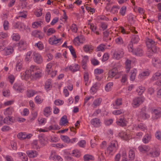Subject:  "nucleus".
I'll return each instance as SVG.
<instances>
[{
    "mask_svg": "<svg viewBox=\"0 0 161 161\" xmlns=\"http://www.w3.org/2000/svg\"><path fill=\"white\" fill-rule=\"evenodd\" d=\"M42 75V70L40 69H38L37 71L34 73L30 72L29 70H26L21 75V78L22 79L27 80L31 76L34 78H39Z\"/></svg>",
    "mask_w": 161,
    "mask_h": 161,
    "instance_id": "1",
    "label": "nucleus"
},
{
    "mask_svg": "<svg viewBox=\"0 0 161 161\" xmlns=\"http://www.w3.org/2000/svg\"><path fill=\"white\" fill-rule=\"evenodd\" d=\"M118 148V143L115 141H113L111 142L110 144L107 148V152L109 154H112L114 153Z\"/></svg>",
    "mask_w": 161,
    "mask_h": 161,
    "instance_id": "2",
    "label": "nucleus"
},
{
    "mask_svg": "<svg viewBox=\"0 0 161 161\" xmlns=\"http://www.w3.org/2000/svg\"><path fill=\"white\" fill-rule=\"evenodd\" d=\"M146 43L147 47L150 48V50L152 52L156 53L158 50V48L156 46L157 43L152 40H149L148 41L146 42Z\"/></svg>",
    "mask_w": 161,
    "mask_h": 161,
    "instance_id": "3",
    "label": "nucleus"
},
{
    "mask_svg": "<svg viewBox=\"0 0 161 161\" xmlns=\"http://www.w3.org/2000/svg\"><path fill=\"white\" fill-rule=\"evenodd\" d=\"M144 101V98L143 97H137L133 100L132 103L134 108H136L139 106Z\"/></svg>",
    "mask_w": 161,
    "mask_h": 161,
    "instance_id": "4",
    "label": "nucleus"
},
{
    "mask_svg": "<svg viewBox=\"0 0 161 161\" xmlns=\"http://www.w3.org/2000/svg\"><path fill=\"white\" fill-rule=\"evenodd\" d=\"M85 39L82 35L78 36L73 40V42L75 45H78L79 43H83L85 41Z\"/></svg>",
    "mask_w": 161,
    "mask_h": 161,
    "instance_id": "5",
    "label": "nucleus"
},
{
    "mask_svg": "<svg viewBox=\"0 0 161 161\" xmlns=\"http://www.w3.org/2000/svg\"><path fill=\"white\" fill-rule=\"evenodd\" d=\"M34 60V61L38 64H40L42 62L43 60L41 55L36 52L33 53Z\"/></svg>",
    "mask_w": 161,
    "mask_h": 161,
    "instance_id": "6",
    "label": "nucleus"
},
{
    "mask_svg": "<svg viewBox=\"0 0 161 161\" xmlns=\"http://www.w3.org/2000/svg\"><path fill=\"white\" fill-rule=\"evenodd\" d=\"M124 54L123 50L121 49L115 52L114 53L113 57L114 58L118 60L123 57Z\"/></svg>",
    "mask_w": 161,
    "mask_h": 161,
    "instance_id": "7",
    "label": "nucleus"
},
{
    "mask_svg": "<svg viewBox=\"0 0 161 161\" xmlns=\"http://www.w3.org/2000/svg\"><path fill=\"white\" fill-rule=\"evenodd\" d=\"M153 117L154 119H158L161 117V108H158L154 109L153 113Z\"/></svg>",
    "mask_w": 161,
    "mask_h": 161,
    "instance_id": "8",
    "label": "nucleus"
},
{
    "mask_svg": "<svg viewBox=\"0 0 161 161\" xmlns=\"http://www.w3.org/2000/svg\"><path fill=\"white\" fill-rule=\"evenodd\" d=\"M61 38L57 39L54 36L50 38L48 40L49 43L51 44H56L61 42Z\"/></svg>",
    "mask_w": 161,
    "mask_h": 161,
    "instance_id": "9",
    "label": "nucleus"
},
{
    "mask_svg": "<svg viewBox=\"0 0 161 161\" xmlns=\"http://www.w3.org/2000/svg\"><path fill=\"white\" fill-rule=\"evenodd\" d=\"M122 99L121 98H119L116 99L115 102L113 103V107L115 109H118L122 105Z\"/></svg>",
    "mask_w": 161,
    "mask_h": 161,
    "instance_id": "10",
    "label": "nucleus"
},
{
    "mask_svg": "<svg viewBox=\"0 0 161 161\" xmlns=\"http://www.w3.org/2000/svg\"><path fill=\"white\" fill-rule=\"evenodd\" d=\"M138 149L140 151L143 153H147L150 150V147L148 146L145 145L139 146Z\"/></svg>",
    "mask_w": 161,
    "mask_h": 161,
    "instance_id": "11",
    "label": "nucleus"
},
{
    "mask_svg": "<svg viewBox=\"0 0 161 161\" xmlns=\"http://www.w3.org/2000/svg\"><path fill=\"white\" fill-rule=\"evenodd\" d=\"M18 48L20 51H22L26 49L27 47L26 42L23 40H21L18 43Z\"/></svg>",
    "mask_w": 161,
    "mask_h": 161,
    "instance_id": "12",
    "label": "nucleus"
},
{
    "mask_svg": "<svg viewBox=\"0 0 161 161\" xmlns=\"http://www.w3.org/2000/svg\"><path fill=\"white\" fill-rule=\"evenodd\" d=\"M108 77L109 78H113L115 76H116L115 79L118 78L119 77H117V71L116 69H114L110 70L108 72Z\"/></svg>",
    "mask_w": 161,
    "mask_h": 161,
    "instance_id": "13",
    "label": "nucleus"
},
{
    "mask_svg": "<svg viewBox=\"0 0 161 161\" xmlns=\"http://www.w3.org/2000/svg\"><path fill=\"white\" fill-rule=\"evenodd\" d=\"M26 153L30 158H34L36 157L38 155V152L35 150H28Z\"/></svg>",
    "mask_w": 161,
    "mask_h": 161,
    "instance_id": "14",
    "label": "nucleus"
},
{
    "mask_svg": "<svg viewBox=\"0 0 161 161\" xmlns=\"http://www.w3.org/2000/svg\"><path fill=\"white\" fill-rule=\"evenodd\" d=\"M50 158L54 161H62V158L59 155L55 154V152L53 151L51 152V155L50 156Z\"/></svg>",
    "mask_w": 161,
    "mask_h": 161,
    "instance_id": "15",
    "label": "nucleus"
},
{
    "mask_svg": "<svg viewBox=\"0 0 161 161\" xmlns=\"http://www.w3.org/2000/svg\"><path fill=\"white\" fill-rule=\"evenodd\" d=\"M91 122V124L96 127H99L101 125L100 120L97 118L92 119Z\"/></svg>",
    "mask_w": 161,
    "mask_h": 161,
    "instance_id": "16",
    "label": "nucleus"
},
{
    "mask_svg": "<svg viewBox=\"0 0 161 161\" xmlns=\"http://www.w3.org/2000/svg\"><path fill=\"white\" fill-rule=\"evenodd\" d=\"M32 35L36 37L39 38L40 39H42L44 36L42 33H40V31L37 30L33 31L32 32Z\"/></svg>",
    "mask_w": 161,
    "mask_h": 161,
    "instance_id": "17",
    "label": "nucleus"
},
{
    "mask_svg": "<svg viewBox=\"0 0 161 161\" xmlns=\"http://www.w3.org/2000/svg\"><path fill=\"white\" fill-rule=\"evenodd\" d=\"M160 78H161V70H159L153 75L151 78V80L155 81Z\"/></svg>",
    "mask_w": 161,
    "mask_h": 161,
    "instance_id": "18",
    "label": "nucleus"
},
{
    "mask_svg": "<svg viewBox=\"0 0 161 161\" xmlns=\"http://www.w3.org/2000/svg\"><path fill=\"white\" fill-rule=\"evenodd\" d=\"M126 122L127 121L124 119V117L119 119L116 122L117 124L121 126H125L126 125Z\"/></svg>",
    "mask_w": 161,
    "mask_h": 161,
    "instance_id": "19",
    "label": "nucleus"
},
{
    "mask_svg": "<svg viewBox=\"0 0 161 161\" xmlns=\"http://www.w3.org/2000/svg\"><path fill=\"white\" fill-rule=\"evenodd\" d=\"M13 88L19 92H22L24 90L22 85L17 83H14L13 86Z\"/></svg>",
    "mask_w": 161,
    "mask_h": 161,
    "instance_id": "20",
    "label": "nucleus"
},
{
    "mask_svg": "<svg viewBox=\"0 0 161 161\" xmlns=\"http://www.w3.org/2000/svg\"><path fill=\"white\" fill-rule=\"evenodd\" d=\"M131 61L129 59H127L125 63V67L126 69V72L127 73H128L131 68Z\"/></svg>",
    "mask_w": 161,
    "mask_h": 161,
    "instance_id": "21",
    "label": "nucleus"
},
{
    "mask_svg": "<svg viewBox=\"0 0 161 161\" xmlns=\"http://www.w3.org/2000/svg\"><path fill=\"white\" fill-rule=\"evenodd\" d=\"M68 123V121L67 119V117L64 115L61 118L59 122V125L61 126H64Z\"/></svg>",
    "mask_w": 161,
    "mask_h": 161,
    "instance_id": "22",
    "label": "nucleus"
},
{
    "mask_svg": "<svg viewBox=\"0 0 161 161\" xmlns=\"http://www.w3.org/2000/svg\"><path fill=\"white\" fill-rule=\"evenodd\" d=\"M39 141L41 144L43 146L46 145L47 143V139L43 136H39Z\"/></svg>",
    "mask_w": 161,
    "mask_h": 161,
    "instance_id": "23",
    "label": "nucleus"
},
{
    "mask_svg": "<svg viewBox=\"0 0 161 161\" xmlns=\"http://www.w3.org/2000/svg\"><path fill=\"white\" fill-rule=\"evenodd\" d=\"M147 155L149 156L155 157L158 156L159 155V153L157 150H155L153 151H150L147 154Z\"/></svg>",
    "mask_w": 161,
    "mask_h": 161,
    "instance_id": "24",
    "label": "nucleus"
},
{
    "mask_svg": "<svg viewBox=\"0 0 161 161\" xmlns=\"http://www.w3.org/2000/svg\"><path fill=\"white\" fill-rule=\"evenodd\" d=\"M102 99L100 98L95 99L93 102L92 105L93 108H96L97 106H99L101 102Z\"/></svg>",
    "mask_w": 161,
    "mask_h": 161,
    "instance_id": "25",
    "label": "nucleus"
},
{
    "mask_svg": "<svg viewBox=\"0 0 161 161\" xmlns=\"http://www.w3.org/2000/svg\"><path fill=\"white\" fill-rule=\"evenodd\" d=\"M37 93V92L35 90H28L27 91L26 95L28 97H31Z\"/></svg>",
    "mask_w": 161,
    "mask_h": 161,
    "instance_id": "26",
    "label": "nucleus"
},
{
    "mask_svg": "<svg viewBox=\"0 0 161 161\" xmlns=\"http://www.w3.org/2000/svg\"><path fill=\"white\" fill-rule=\"evenodd\" d=\"M14 28H17L19 29H22L24 28L23 24L20 22H18L14 24Z\"/></svg>",
    "mask_w": 161,
    "mask_h": 161,
    "instance_id": "27",
    "label": "nucleus"
},
{
    "mask_svg": "<svg viewBox=\"0 0 161 161\" xmlns=\"http://www.w3.org/2000/svg\"><path fill=\"white\" fill-rule=\"evenodd\" d=\"M133 53L136 56H142L143 55V52L142 49L137 48L133 52Z\"/></svg>",
    "mask_w": 161,
    "mask_h": 161,
    "instance_id": "28",
    "label": "nucleus"
},
{
    "mask_svg": "<svg viewBox=\"0 0 161 161\" xmlns=\"http://www.w3.org/2000/svg\"><path fill=\"white\" fill-rule=\"evenodd\" d=\"M137 72L136 69H134L131 70L130 72V80L132 81H133L135 79L136 74Z\"/></svg>",
    "mask_w": 161,
    "mask_h": 161,
    "instance_id": "29",
    "label": "nucleus"
},
{
    "mask_svg": "<svg viewBox=\"0 0 161 161\" xmlns=\"http://www.w3.org/2000/svg\"><path fill=\"white\" fill-rule=\"evenodd\" d=\"M151 135L147 134L142 139V141L144 143H148L151 139Z\"/></svg>",
    "mask_w": 161,
    "mask_h": 161,
    "instance_id": "30",
    "label": "nucleus"
},
{
    "mask_svg": "<svg viewBox=\"0 0 161 161\" xmlns=\"http://www.w3.org/2000/svg\"><path fill=\"white\" fill-rule=\"evenodd\" d=\"M3 50L5 52L6 55H9L12 54L14 52V49L13 47L5 48Z\"/></svg>",
    "mask_w": 161,
    "mask_h": 161,
    "instance_id": "31",
    "label": "nucleus"
},
{
    "mask_svg": "<svg viewBox=\"0 0 161 161\" xmlns=\"http://www.w3.org/2000/svg\"><path fill=\"white\" fill-rule=\"evenodd\" d=\"M22 63L21 60H19L17 61L16 66V70L18 71L20 70L22 67Z\"/></svg>",
    "mask_w": 161,
    "mask_h": 161,
    "instance_id": "32",
    "label": "nucleus"
},
{
    "mask_svg": "<svg viewBox=\"0 0 161 161\" xmlns=\"http://www.w3.org/2000/svg\"><path fill=\"white\" fill-rule=\"evenodd\" d=\"M135 157V153L133 150L131 149L129 152V158L130 160L134 159Z\"/></svg>",
    "mask_w": 161,
    "mask_h": 161,
    "instance_id": "33",
    "label": "nucleus"
},
{
    "mask_svg": "<svg viewBox=\"0 0 161 161\" xmlns=\"http://www.w3.org/2000/svg\"><path fill=\"white\" fill-rule=\"evenodd\" d=\"M149 73L148 71H144L139 74L138 78L140 79H144L145 76L149 75Z\"/></svg>",
    "mask_w": 161,
    "mask_h": 161,
    "instance_id": "34",
    "label": "nucleus"
},
{
    "mask_svg": "<svg viewBox=\"0 0 161 161\" xmlns=\"http://www.w3.org/2000/svg\"><path fill=\"white\" fill-rule=\"evenodd\" d=\"M40 69L37 67L35 65H31L30 68V70H29L30 72L32 73H34L36 72L37 71L38 69Z\"/></svg>",
    "mask_w": 161,
    "mask_h": 161,
    "instance_id": "35",
    "label": "nucleus"
},
{
    "mask_svg": "<svg viewBox=\"0 0 161 161\" xmlns=\"http://www.w3.org/2000/svg\"><path fill=\"white\" fill-rule=\"evenodd\" d=\"M153 64L154 67H158V64H161V62L157 58H154L153 59Z\"/></svg>",
    "mask_w": 161,
    "mask_h": 161,
    "instance_id": "36",
    "label": "nucleus"
},
{
    "mask_svg": "<svg viewBox=\"0 0 161 161\" xmlns=\"http://www.w3.org/2000/svg\"><path fill=\"white\" fill-rule=\"evenodd\" d=\"M139 40V38L137 35H133L132 36L131 42H133L134 43H136L138 42Z\"/></svg>",
    "mask_w": 161,
    "mask_h": 161,
    "instance_id": "37",
    "label": "nucleus"
},
{
    "mask_svg": "<svg viewBox=\"0 0 161 161\" xmlns=\"http://www.w3.org/2000/svg\"><path fill=\"white\" fill-rule=\"evenodd\" d=\"M44 114L46 117H47L49 115V114L50 113V107H47L45 108L44 110Z\"/></svg>",
    "mask_w": 161,
    "mask_h": 161,
    "instance_id": "38",
    "label": "nucleus"
},
{
    "mask_svg": "<svg viewBox=\"0 0 161 161\" xmlns=\"http://www.w3.org/2000/svg\"><path fill=\"white\" fill-rule=\"evenodd\" d=\"M145 88L144 87L142 86H140L136 90V91L137 92L138 94L139 95H141L142 94L145 90Z\"/></svg>",
    "mask_w": 161,
    "mask_h": 161,
    "instance_id": "39",
    "label": "nucleus"
},
{
    "mask_svg": "<svg viewBox=\"0 0 161 161\" xmlns=\"http://www.w3.org/2000/svg\"><path fill=\"white\" fill-rule=\"evenodd\" d=\"M90 27L91 30L94 33H95L97 35H99V32L97 31H96V30L97 28V27L95 26L93 24H90Z\"/></svg>",
    "mask_w": 161,
    "mask_h": 161,
    "instance_id": "40",
    "label": "nucleus"
},
{
    "mask_svg": "<svg viewBox=\"0 0 161 161\" xmlns=\"http://www.w3.org/2000/svg\"><path fill=\"white\" fill-rule=\"evenodd\" d=\"M60 138L64 142L67 143H69L70 139L68 136H61Z\"/></svg>",
    "mask_w": 161,
    "mask_h": 161,
    "instance_id": "41",
    "label": "nucleus"
},
{
    "mask_svg": "<svg viewBox=\"0 0 161 161\" xmlns=\"http://www.w3.org/2000/svg\"><path fill=\"white\" fill-rule=\"evenodd\" d=\"M94 159L93 157L91 155L86 154L84 156V159L85 161H88L89 160H93Z\"/></svg>",
    "mask_w": 161,
    "mask_h": 161,
    "instance_id": "42",
    "label": "nucleus"
},
{
    "mask_svg": "<svg viewBox=\"0 0 161 161\" xmlns=\"http://www.w3.org/2000/svg\"><path fill=\"white\" fill-rule=\"evenodd\" d=\"M113 86V83L109 82L105 86V89L106 91L109 92L111 90V87Z\"/></svg>",
    "mask_w": 161,
    "mask_h": 161,
    "instance_id": "43",
    "label": "nucleus"
},
{
    "mask_svg": "<svg viewBox=\"0 0 161 161\" xmlns=\"http://www.w3.org/2000/svg\"><path fill=\"white\" fill-rule=\"evenodd\" d=\"M71 154L72 156L76 157H79L80 155V153L77 150H75L73 151Z\"/></svg>",
    "mask_w": 161,
    "mask_h": 161,
    "instance_id": "44",
    "label": "nucleus"
},
{
    "mask_svg": "<svg viewBox=\"0 0 161 161\" xmlns=\"http://www.w3.org/2000/svg\"><path fill=\"white\" fill-rule=\"evenodd\" d=\"M138 129L144 131L147 130L145 125L142 123H140L138 125V126L137 127V129Z\"/></svg>",
    "mask_w": 161,
    "mask_h": 161,
    "instance_id": "45",
    "label": "nucleus"
},
{
    "mask_svg": "<svg viewBox=\"0 0 161 161\" xmlns=\"http://www.w3.org/2000/svg\"><path fill=\"white\" fill-rule=\"evenodd\" d=\"M27 13L25 11H23L21 12H20L19 13V16L17 17V19H18L19 17H22L25 18L26 17Z\"/></svg>",
    "mask_w": 161,
    "mask_h": 161,
    "instance_id": "46",
    "label": "nucleus"
},
{
    "mask_svg": "<svg viewBox=\"0 0 161 161\" xmlns=\"http://www.w3.org/2000/svg\"><path fill=\"white\" fill-rule=\"evenodd\" d=\"M31 145L34 149L38 150L40 148L39 145H38V142L36 141H34L32 143Z\"/></svg>",
    "mask_w": 161,
    "mask_h": 161,
    "instance_id": "47",
    "label": "nucleus"
},
{
    "mask_svg": "<svg viewBox=\"0 0 161 161\" xmlns=\"http://www.w3.org/2000/svg\"><path fill=\"white\" fill-rule=\"evenodd\" d=\"M84 79L85 82V85H87V82L89 80V74L88 72H85L84 74Z\"/></svg>",
    "mask_w": 161,
    "mask_h": 161,
    "instance_id": "48",
    "label": "nucleus"
},
{
    "mask_svg": "<svg viewBox=\"0 0 161 161\" xmlns=\"http://www.w3.org/2000/svg\"><path fill=\"white\" fill-rule=\"evenodd\" d=\"M84 51L86 52H88L90 50L93 49L91 45H85L83 47Z\"/></svg>",
    "mask_w": 161,
    "mask_h": 161,
    "instance_id": "49",
    "label": "nucleus"
},
{
    "mask_svg": "<svg viewBox=\"0 0 161 161\" xmlns=\"http://www.w3.org/2000/svg\"><path fill=\"white\" fill-rule=\"evenodd\" d=\"M51 80L49 79L45 83V88L46 89H48L50 88L51 86Z\"/></svg>",
    "mask_w": 161,
    "mask_h": 161,
    "instance_id": "50",
    "label": "nucleus"
},
{
    "mask_svg": "<svg viewBox=\"0 0 161 161\" xmlns=\"http://www.w3.org/2000/svg\"><path fill=\"white\" fill-rule=\"evenodd\" d=\"M68 47L69 48V50L73 56L74 58H76V55L75 50L73 49V47L70 46Z\"/></svg>",
    "mask_w": 161,
    "mask_h": 161,
    "instance_id": "51",
    "label": "nucleus"
},
{
    "mask_svg": "<svg viewBox=\"0 0 161 161\" xmlns=\"http://www.w3.org/2000/svg\"><path fill=\"white\" fill-rule=\"evenodd\" d=\"M124 113V111L123 109H119L113 111L112 113L114 115H118L123 114Z\"/></svg>",
    "mask_w": 161,
    "mask_h": 161,
    "instance_id": "52",
    "label": "nucleus"
},
{
    "mask_svg": "<svg viewBox=\"0 0 161 161\" xmlns=\"http://www.w3.org/2000/svg\"><path fill=\"white\" fill-rule=\"evenodd\" d=\"M35 46H37L38 48L40 50H42L44 48V46L42 43L41 42L35 44Z\"/></svg>",
    "mask_w": 161,
    "mask_h": 161,
    "instance_id": "53",
    "label": "nucleus"
},
{
    "mask_svg": "<svg viewBox=\"0 0 161 161\" xmlns=\"http://www.w3.org/2000/svg\"><path fill=\"white\" fill-rule=\"evenodd\" d=\"M55 32V30L53 28H50L48 29L47 32V36H49Z\"/></svg>",
    "mask_w": 161,
    "mask_h": 161,
    "instance_id": "54",
    "label": "nucleus"
},
{
    "mask_svg": "<svg viewBox=\"0 0 161 161\" xmlns=\"http://www.w3.org/2000/svg\"><path fill=\"white\" fill-rule=\"evenodd\" d=\"M32 135L31 134H27L26 133H22V136L23 139H30L32 136Z\"/></svg>",
    "mask_w": 161,
    "mask_h": 161,
    "instance_id": "55",
    "label": "nucleus"
},
{
    "mask_svg": "<svg viewBox=\"0 0 161 161\" xmlns=\"http://www.w3.org/2000/svg\"><path fill=\"white\" fill-rule=\"evenodd\" d=\"M35 102L37 103L40 104L41 103L43 100L39 96H36L35 98Z\"/></svg>",
    "mask_w": 161,
    "mask_h": 161,
    "instance_id": "56",
    "label": "nucleus"
},
{
    "mask_svg": "<svg viewBox=\"0 0 161 161\" xmlns=\"http://www.w3.org/2000/svg\"><path fill=\"white\" fill-rule=\"evenodd\" d=\"M105 46L103 44H102L98 46L97 48V51H103L105 49Z\"/></svg>",
    "mask_w": 161,
    "mask_h": 161,
    "instance_id": "57",
    "label": "nucleus"
},
{
    "mask_svg": "<svg viewBox=\"0 0 161 161\" xmlns=\"http://www.w3.org/2000/svg\"><path fill=\"white\" fill-rule=\"evenodd\" d=\"M126 7L125 6H122L120 8V13L122 15H124L125 14Z\"/></svg>",
    "mask_w": 161,
    "mask_h": 161,
    "instance_id": "58",
    "label": "nucleus"
},
{
    "mask_svg": "<svg viewBox=\"0 0 161 161\" xmlns=\"http://www.w3.org/2000/svg\"><path fill=\"white\" fill-rule=\"evenodd\" d=\"M20 39V36L18 34H13L12 39L15 41L19 40Z\"/></svg>",
    "mask_w": 161,
    "mask_h": 161,
    "instance_id": "59",
    "label": "nucleus"
},
{
    "mask_svg": "<svg viewBox=\"0 0 161 161\" xmlns=\"http://www.w3.org/2000/svg\"><path fill=\"white\" fill-rule=\"evenodd\" d=\"M51 146L53 147H55L57 148H62L64 147V145L61 143L52 144Z\"/></svg>",
    "mask_w": 161,
    "mask_h": 161,
    "instance_id": "60",
    "label": "nucleus"
},
{
    "mask_svg": "<svg viewBox=\"0 0 161 161\" xmlns=\"http://www.w3.org/2000/svg\"><path fill=\"white\" fill-rule=\"evenodd\" d=\"M115 42L116 43L118 44H121L123 43V41L121 37H118L115 39Z\"/></svg>",
    "mask_w": 161,
    "mask_h": 161,
    "instance_id": "61",
    "label": "nucleus"
},
{
    "mask_svg": "<svg viewBox=\"0 0 161 161\" xmlns=\"http://www.w3.org/2000/svg\"><path fill=\"white\" fill-rule=\"evenodd\" d=\"M48 129L49 130H58L60 128L58 125H54L50 126L48 127Z\"/></svg>",
    "mask_w": 161,
    "mask_h": 161,
    "instance_id": "62",
    "label": "nucleus"
},
{
    "mask_svg": "<svg viewBox=\"0 0 161 161\" xmlns=\"http://www.w3.org/2000/svg\"><path fill=\"white\" fill-rule=\"evenodd\" d=\"M118 9L119 8L117 6H113L111 9V12L113 14H115L117 12Z\"/></svg>",
    "mask_w": 161,
    "mask_h": 161,
    "instance_id": "63",
    "label": "nucleus"
},
{
    "mask_svg": "<svg viewBox=\"0 0 161 161\" xmlns=\"http://www.w3.org/2000/svg\"><path fill=\"white\" fill-rule=\"evenodd\" d=\"M155 137L158 140H161V132L157 131L155 134Z\"/></svg>",
    "mask_w": 161,
    "mask_h": 161,
    "instance_id": "64",
    "label": "nucleus"
}]
</instances>
